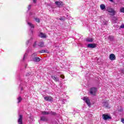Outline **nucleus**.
<instances>
[{"mask_svg":"<svg viewBox=\"0 0 124 124\" xmlns=\"http://www.w3.org/2000/svg\"><path fill=\"white\" fill-rule=\"evenodd\" d=\"M106 11L110 13V15H111V16H114L116 14V11L114 10V9L111 7H107Z\"/></svg>","mask_w":124,"mask_h":124,"instance_id":"f257e3e1","label":"nucleus"},{"mask_svg":"<svg viewBox=\"0 0 124 124\" xmlns=\"http://www.w3.org/2000/svg\"><path fill=\"white\" fill-rule=\"evenodd\" d=\"M96 92H97V89L95 87H92L89 90V93L92 95H95L96 94Z\"/></svg>","mask_w":124,"mask_h":124,"instance_id":"f03ea898","label":"nucleus"},{"mask_svg":"<svg viewBox=\"0 0 124 124\" xmlns=\"http://www.w3.org/2000/svg\"><path fill=\"white\" fill-rule=\"evenodd\" d=\"M82 99L84 100V101H85V102H86L88 106H91V101L89 99V97H84Z\"/></svg>","mask_w":124,"mask_h":124,"instance_id":"7ed1b4c3","label":"nucleus"},{"mask_svg":"<svg viewBox=\"0 0 124 124\" xmlns=\"http://www.w3.org/2000/svg\"><path fill=\"white\" fill-rule=\"evenodd\" d=\"M42 115H53V116H55L57 113L55 112L52 111H42Z\"/></svg>","mask_w":124,"mask_h":124,"instance_id":"20e7f679","label":"nucleus"},{"mask_svg":"<svg viewBox=\"0 0 124 124\" xmlns=\"http://www.w3.org/2000/svg\"><path fill=\"white\" fill-rule=\"evenodd\" d=\"M44 99L46 101H48L49 102L54 101V99L51 96H45L44 97Z\"/></svg>","mask_w":124,"mask_h":124,"instance_id":"39448f33","label":"nucleus"},{"mask_svg":"<svg viewBox=\"0 0 124 124\" xmlns=\"http://www.w3.org/2000/svg\"><path fill=\"white\" fill-rule=\"evenodd\" d=\"M18 124H23V115H19L18 116Z\"/></svg>","mask_w":124,"mask_h":124,"instance_id":"423d86ee","label":"nucleus"},{"mask_svg":"<svg viewBox=\"0 0 124 124\" xmlns=\"http://www.w3.org/2000/svg\"><path fill=\"white\" fill-rule=\"evenodd\" d=\"M55 4H56L58 7H62V6H63V3L62 1H56Z\"/></svg>","mask_w":124,"mask_h":124,"instance_id":"0eeeda50","label":"nucleus"},{"mask_svg":"<svg viewBox=\"0 0 124 124\" xmlns=\"http://www.w3.org/2000/svg\"><path fill=\"white\" fill-rule=\"evenodd\" d=\"M51 78L53 79L55 82H59L60 81V78L57 76H51Z\"/></svg>","mask_w":124,"mask_h":124,"instance_id":"6e6552de","label":"nucleus"},{"mask_svg":"<svg viewBox=\"0 0 124 124\" xmlns=\"http://www.w3.org/2000/svg\"><path fill=\"white\" fill-rule=\"evenodd\" d=\"M96 47V44H89L87 45V48H95Z\"/></svg>","mask_w":124,"mask_h":124,"instance_id":"1a4fd4ad","label":"nucleus"},{"mask_svg":"<svg viewBox=\"0 0 124 124\" xmlns=\"http://www.w3.org/2000/svg\"><path fill=\"white\" fill-rule=\"evenodd\" d=\"M109 60L110 61H115L116 60V56L114 54H110L109 55Z\"/></svg>","mask_w":124,"mask_h":124,"instance_id":"9d476101","label":"nucleus"},{"mask_svg":"<svg viewBox=\"0 0 124 124\" xmlns=\"http://www.w3.org/2000/svg\"><path fill=\"white\" fill-rule=\"evenodd\" d=\"M37 56V54H36V53H33L31 57V61H33Z\"/></svg>","mask_w":124,"mask_h":124,"instance_id":"9b49d317","label":"nucleus"},{"mask_svg":"<svg viewBox=\"0 0 124 124\" xmlns=\"http://www.w3.org/2000/svg\"><path fill=\"white\" fill-rule=\"evenodd\" d=\"M102 117L104 120H108L109 119H111V117L107 114H103Z\"/></svg>","mask_w":124,"mask_h":124,"instance_id":"f8f14e48","label":"nucleus"},{"mask_svg":"<svg viewBox=\"0 0 124 124\" xmlns=\"http://www.w3.org/2000/svg\"><path fill=\"white\" fill-rule=\"evenodd\" d=\"M40 37H41V38H46L47 35L45 33H43L42 32H40L39 34Z\"/></svg>","mask_w":124,"mask_h":124,"instance_id":"ddd939ff","label":"nucleus"},{"mask_svg":"<svg viewBox=\"0 0 124 124\" xmlns=\"http://www.w3.org/2000/svg\"><path fill=\"white\" fill-rule=\"evenodd\" d=\"M40 120L42 121L43 122H47L48 119L46 117L42 116L40 117Z\"/></svg>","mask_w":124,"mask_h":124,"instance_id":"4468645a","label":"nucleus"},{"mask_svg":"<svg viewBox=\"0 0 124 124\" xmlns=\"http://www.w3.org/2000/svg\"><path fill=\"white\" fill-rule=\"evenodd\" d=\"M103 106L105 107V108H108V106H109V105L108 104V102H103L102 103Z\"/></svg>","mask_w":124,"mask_h":124,"instance_id":"2eb2a0df","label":"nucleus"},{"mask_svg":"<svg viewBox=\"0 0 124 124\" xmlns=\"http://www.w3.org/2000/svg\"><path fill=\"white\" fill-rule=\"evenodd\" d=\"M100 7L101 10H105V9L106 8V7L105 6V5L104 4H101Z\"/></svg>","mask_w":124,"mask_h":124,"instance_id":"dca6fc26","label":"nucleus"},{"mask_svg":"<svg viewBox=\"0 0 124 124\" xmlns=\"http://www.w3.org/2000/svg\"><path fill=\"white\" fill-rule=\"evenodd\" d=\"M38 46L39 47H44V42H40L38 44Z\"/></svg>","mask_w":124,"mask_h":124,"instance_id":"f3484780","label":"nucleus"},{"mask_svg":"<svg viewBox=\"0 0 124 124\" xmlns=\"http://www.w3.org/2000/svg\"><path fill=\"white\" fill-rule=\"evenodd\" d=\"M87 42H93V39L92 38H88L86 39Z\"/></svg>","mask_w":124,"mask_h":124,"instance_id":"a211bd4d","label":"nucleus"},{"mask_svg":"<svg viewBox=\"0 0 124 124\" xmlns=\"http://www.w3.org/2000/svg\"><path fill=\"white\" fill-rule=\"evenodd\" d=\"M28 25L29 27H31V29H34V25L31 23L28 22Z\"/></svg>","mask_w":124,"mask_h":124,"instance_id":"6ab92c4d","label":"nucleus"},{"mask_svg":"<svg viewBox=\"0 0 124 124\" xmlns=\"http://www.w3.org/2000/svg\"><path fill=\"white\" fill-rule=\"evenodd\" d=\"M33 62H40V58L39 57H36L33 61Z\"/></svg>","mask_w":124,"mask_h":124,"instance_id":"aec40b11","label":"nucleus"},{"mask_svg":"<svg viewBox=\"0 0 124 124\" xmlns=\"http://www.w3.org/2000/svg\"><path fill=\"white\" fill-rule=\"evenodd\" d=\"M57 19L58 20H60V21H64V20H65V17H61L60 18H58Z\"/></svg>","mask_w":124,"mask_h":124,"instance_id":"412c9836","label":"nucleus"},{"mask_svg":"<svg viewBox=\"0 0 124 124\" xmlns=\"http://www.w3.org/2000/svg\"><path fill=\"white\" fill-rule=\"evenodd\" d=\"M17 100H18L17 103H20V102H21V101H22V97L21 96L18 97L17 98Z\"/></svg>","mask_w":124,"mask_h":124,"instance_id":"4be33fe9","label":"nucleus"},{"mask_svg":"<svg viewBox=\"0 0 124 124\" xmlns=\"http://www.w3.org/2000/svg\"><path fill=\"white\" fill-rule=\"evenodd\" d=\"M108 39H110V40L112 41L113 39H114V37L113 36H109L108 37Z\"/></svg>","mask_w":124,"mask_h":124,"instance_id":"5701e85b","label":"nucleus"},{"mask_svg":"<svg viewBox=\"0 0 124 124\" xmlns=\"http://www.w3.org/2000/svg\"><path fill=\"white\" fill-rule=\"evenodd\" d=\"M120 12H122V13H124V8L122 7L120 9Z\"/></svg>","mask_w":124,"mask_h":124,"instance_id":"b1692460","label":"nucleus"},{"mask_svg":"<svg viewBox=\"0 0 124 124\" xmlns=\"http://www.w3.org/2000/svg\"><path fill=\"white\" fill-rule=\"evenodd\" d=\"M35 20L36 22H37V23H39V22H40V19H39L38 18H35Z\"/></svg>","mask_w":124,"mask_h":124,"instance_id":"393cba45","label":"nucleus"},{"mask_svg":"<svg viewBox=\"0 0 124 124\" xmlns=\"http://www.w3.org/2000/svg\"><path fill=\"white\" fill-rule=\"evenodd\" d=\"M27 56H28V53H25V54L24 55L23 61L25 60V59H26Z\"/></svg>","mask_w":124,"mask_h":124,"instance_id":"a878e982","label":"nucleus"},{"mask_svg":"<svg viewBox=\"0 0 124 124\" xmlns=\"http://www.w3.org/2000/svg\"><path fill=\"white\" fill-rule=\"evenodd\" d=\"M33 32V31L32 30V29H31L30 31H29V33H31V34H32Z\"/></svg>","mask_w":124,"mask_h":124,"instance_id":"bb28decb","label":"nucleus"},{"mask_svg":"<svg viewBox=\"0 0 124 124\" xmlns=\"http://www.w3.org/2000/svg\"><path fill=\"white\" fill-rule=\"evenodd\" d=\"M33 47H37V45L36 44V42H35L34 44H33Z\"/></svg>","mask_w":124,"mask_h":124,"instance_id":"cd10ccee","label":"nucleus"},{"mask_svg":"<svg viewBox=\"0 0 124 124\" xmlns=\"http://www.w3.org/2000/svg\"><path fill=\"white\" fill-rule=\"evenodd\" d=\"M31 39H30V40H28L27 42H26V44H27V45H28V44H29V43H30V42H31Z\"/></svg>","mask_w":124,"mask_h":124,"instance_id":"c85d7f7f","label":"nucleus"},{"mask_svg":"<svg viewBox=\"0 0 124 124\" xmlns=\"http://www.w3.org/2000/svg\"><path fill=\"white\" fill-rule=\"evenodd\" d=\"M46 50H42L41 51H39V53H45Z\"/></svg>","mask_w":124,"mask_h":124,"instance_id":"c756f323","label":"nucleus"},{"mask_svg":"<svg viewBox=\"0 0 124 124\" xmlns=\"http://www.w3.org/2000/svg\"><path fill=\"white\" fill-rule=\"evenodd\" d=\"M120 29H124V24H122L121 26L120 27Z\"/></svg>","mask_w":124,"mask_h":124,"instance_id":"7c9ffc66","label":"nucleus"},{"mask_svg":"<svg viewBox=\"0 0 124 124\" xmlns=\"http://www.w3.org/2000/svg\"><path fill=\"white\" fill-rule=\"evenodd\" d=\"M60 77H61L62 79H64V76H63V75H61Z\"/></svg>","mask_w":124,"mask_h":124,"instance_id":"2f4dec72","label":"nucleus"},{"mask_svg":"<svg viewBox=\"0 0 124 124\" xmlns=\"http://www.w3.org/2000/svg\"><path fill=\"white\" fill-rule=\"evenodd\" d=\"M31 5H29L28 7V10H30V9H31Z\"/></svg>","mask_w":124,"mask_h":124,"instance_id":"473e14b6","label":"nucleus"},{"mask_svg":"<svg viewBox=\"0 0 124 124\" xmlns=\"http://www.w3.org/2000/svg\"><path fill=\"white\" fill-rule=\"evenodd\" d=\"M121 122H122V123H123V124H124V119H122Z\"/></svg>","mask_w":124,"mask_h":124,"instance_id":"72a5a7b5","label":"nucleus"},{"mask_svg":"<svg viewBox=\"0 0 124 124\" xmlns=\"http://www.w3.org/2000/svg\"><path fill=\"white\" fill-rule=\"evenodd\" d=\"M31 74V73H27L26 74V76H30V75Z\"/></svg>","mask_w":124,"mask_h":124,"instance_id":"f704fd0d","label":"nucleus"},{"mask_svg":"<svg viewBox=\"0 0 124 124\" xmlns=\"http://www.w3.org/2000/svg\"><path fill=\"white\" fill-rule=\"evenodd\" d=\"M33 0V2L34 3H36V0Z\"/></svg>","mask_w":124,"mask_h":124,"instance_id":"c9c22d12","label":"nucleus"},{"mask_svg":"<svg viewBox=\"0 0 124 124\" xmlns=\"http://www.w3.org/2000/svg\"><path fill=\"white\" fill-rule=\"evenodd\" d=\"M124 70H122V74H124Z\"/></svg>","mask_w":124,"mask_h":124,"instance_id":"e433bc0d","label":"nucleus"},{"mask_svg":"<svg viewBox=\"0 0 124 124\" xmlns=\"http://www.w3.org/2000/svg\"><path fill=\"white\" fill-rule=\"evenodd\" d=\"M59 74H61V73H57V74H56V75H59Z\"/></svg>","mask_w":124,"mask_h":124,"instance_id":"4c0bfd02","label":"nucleus"},{"mask_svg":"<svg viewBox=\"0 0 124 124\" xmlns=\"http://www.w3.org/2000/svg\"><path fill=\"white\" fill-rule=\"evenodd\" d=\"M110 1H113V0H109Z\"/></svg>","mask_w":124,"mask_h":124,"instance_id":"58836bf2","label":"nucleus"},{"mask_svg":"<svg viewBox=\"0 0 124 124\" xmlns=\"http://www.w3.org/2000/svg\"><path fill=\"white\" fill-rule=\"evenodd\" d=\"M31 14H32V13H30V15H31Z\"/></svg>","mask_w":124,"mask_h":124,"instance_id":"ea45409f","label":"nucleus"},{"mask_svg":"<svg viewBox=\"0 0 124 124\" xmlns=\"http://www.w3.org/2000/svg\"><path fill=\"white\" fill-rule=\"evenodd\" d=\"M23 90V88H21V91Z\"/></svg>","mask_w":124,"mask_h":124,"instance_id":"a19ab883","label":"nucleus"}]
</instances>
